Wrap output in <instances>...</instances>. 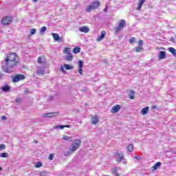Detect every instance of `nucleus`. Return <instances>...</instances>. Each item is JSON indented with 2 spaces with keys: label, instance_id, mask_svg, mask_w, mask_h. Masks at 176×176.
I'll return each mask as SVG.
<instances>
[{
  "label": "nucleus",
  "instance_id": "nucleus-1",
  "mask_svg": "<svg viewBox=\"0 0 176 176\" xmlns=\"http://www.w3.org/2000/svg\"><path fill=\"white\" fill-rule=\"evenodd\" d=\"M19 63V57L16 53H9L7 54L6 60L1 63V68L6 74H13L15 65Z\"/></svg>",
  "mask_w": 176,
  "mask_h": 176
},
{
  "label": "nucleus",
  "instance_id": "nucleus-2",
  "mask_svg": "<svg viewBox=\"0 0 176 176\" xmlns=\"http://www.w3.org/2000/svg\"><path fill=\"white\" fill-rule=\"evenodd\" d=\"M124 27H126V21L124 19H122L120 21L118 26L114 28L116 34H119L120 30H123Z\"/></svg>",
  "mask_w": 176,
  "mask_h": 176
},
{
  "label": "nucleus",
  "instance_id": "nucleus-3",
  "mask_svg": "<svg viewBox=\"0 0 176 176\" xmlns=\"http://www.w3.org/2000/svg\"><path fill=\"white\" fill-rule=\"evenodd\" d=\"M12 21L13 17L10 15H8L1 19V23L3 25H9Z\"/></svg>",
  "mask_w": 176,
  "mask_h": 176
},
{
  "label": "nucleus",
  "instance_id": "nucleus-4",
  "mask_svg": "<svg viewBox=\"0 0 176 176\" xmlns=\"http://www.w3.org/2000/svg\"><path fill=\"white\" fill-rule=\"evenodd\" d=\"M98 6H100V1H96L92 2L90 6L87 7L86 10H87V12L90 13V12H91V10H94V9H97V8H98Z\"/></svg>",
  "mask_w": 176,
  "mask_h": 176
},
{
  "label": "nucleus",
  "instance_id": "nucleus-5",
  "mask_svg": "<svg viewBox=\"0 0 176 176\" xmlns=\"http://www.w3.org/2000/svg\"><path fill=\"white\" fill-rule=\"evenodd\" d=\"M82 144V141L80 140H76L74 142V143L72 144V147L70 148V150H72L73 152H75L76 149L80 146V144Z\"/></svg>",
  "mask_w": 176,
  "mask_h": 176
},
{
  "label": "nucleus",
  "instance_id": "nucleus-6",
  "mask_svg": "<svg viewBox=\"0 0 176 176\" xmlns=\"http://www.w3.org/2000/svg\"><path fill=\"white\" fill-rule=\"evenodd\" d=\"M25 79V76L23 74H18L12 77V82L13 83H16V82H20V80H23Z\"/></svg>",
  "mask_w": 176,
  "mask_h": 176
},
{
  "label": "nucleus",
  "instance_id": "nucleus-7",
  "mask_svg": "<svg viewBox=\"0 0 176 176\" xmlns=\"http://www.w3.org/2000/svg\"><path fill=\"white\" fill-rule=\"evenodd\" d=\"M114 156L116 157V162L120 163L122 160H124V155L123 153H114Z\"/></svg>",
  "mask_w": 176,
  "mask_h": 176
},
{
  "label": "nucleus",
  "instance_id": "nucleus-8",
  "mask_svg": "<svg viewBox=\"0 0 176 176\" xmlns=\"http://www.w3.org/2000/svg\"><path fill=\"white\" fill-rule=\"evenodd\" d=\"M122 107H120V105L119 104H116L115 106H113L111 109V113H118V112L120 111V109Z\"/></svg>",
  "mask_w": 176,
  "mask_h": 176
},
{
  "label": "nucleus",
  "instance_id": "nucleus-9",
  "mask_svg": "<svg viewBox=\"0 0 176 176\" xmlns=\"http://www.w3.org/2000/svg\"><path fill=\"white\" fill-rule=\"evenodd\" d=\"M58 112L47 113L43 115V118H53V116H57Z\"/></svg>",
  "mask_w": 176,
  "mask_h": 176
},
{
  "label": "nucleus",
  "instance_id": "nucleus-10",
  "mask_svg": "<svg viewBox=\"0 0 176 176\" xmlns=\"http://www.w3.org/2000/svg\"><path fill=\"white\" fill-rule=\"evenodd\" d=\"M167 57V54L165 51L159 52L158 58L159 60H164Z\"/></svg>",
  "mask_w": 176,
  "mask_h": 176
},
{
  "label": "nucleus",
  "instance_id": "nucleus-11",
  "mask_svg": "<svg viewBox=\"0 0 176 176\" xmlns=\"http://www.w3.org/2000/svg\"><path fill=\"white\" fill-rule=\"evenodd\" d=\"M106 34H107V32L104 30H102L100 33V35L96 38L97 42H100V41H102V39H104L105 38Z\"/></svg>",
  "mask_w": 176,
  "mask_h": 176
},
{
  "label": "nucleus",
  "instance_id": "nucleus-12",
  "mask_svg": "<svg viewBox=\"0 0 176 176\" xmlns=\"http://www.w3.org/2000/svg\"><path fill=\"white\" fill-rule=\"evenodd\" d=\"M1 90H2V91H4L5 93H8V91H10V87L8 84H6L3 86L1 87Z\"/></svg>",
  "mask_w": 176,
  "mask_h": 176
},
{
  "label": "nucleus",
  "instance_id": "nucleus-13",
  "mask_svg": "<svg viewBox=\"0 0 176 176\" xmlns=\"http://www.w3.org/2000/svg\"><path fill=\"white\" fill-rule=\"evenodd\" d=\"M148 112H149V107H146L144 108H142L140 111V113L143 116H145V115H146V113H148Z\"/></svg>",
  "mask_w": 176,
  "mask_h": 176
},
{
  "label": "nucleus",
  "instance_id": "nucleus-14",
  "mask_svg": "<svg viewBox=\"0 0 176 176\" xmlns=\"http://www.w3.org/2000/svg\"><path fill=\"white\" fill-rule=\"evenodd\" d=\"M79 31L80 32H85V34H87V32H89V31H90V30L87 26H82V27L79 28Z\"/></svg>",
  "mask_w": 176,
  "mask_h": 176
},
{
  "label": "nucleus",
  "instance_id": "nucleus-15",
  "mask_svg": "<svg viewBox=\"0 0 176 176\" xmlns=\"http://www.w3.org/2000/svg\"><path fill=\"white\" fill-rule=\"evenodd\" d=\"M63 140H64V141H67L68 142H71L73 141V138L71 136H68V135H63Z\"/></svg>",
  "mask_w": 176,
  "mask_h": 176
},
{
  "label": "nucleus",
  "instance_id": "nucleus-16",
  "mask_svg": "<svg viewBox=\"0 0 176 176\" xmlns=\"http://www.w3.org/2000/svg\"><path fill=\"white\" fill-rule=\"evenodd\" d=\"M52 35L54 41H56V42L61 39V38H60V36L58 35V34L52 33Z\"/></svg>",
  "mask_w": 176,
  "mask_h": 176
},
{
  "label": "nucleus",
  "instance_id": "nucleus-17",
  "mask_svg": "<svg viewBox=\"0 0 176 176\" xmlns=\"http://www.w3.org/2000/svg\"><path fill=\"white\" fill-rule=\"evenodd\" d=\"M168 50L173 54V56H176V50L174 47H168Z\"/></svg>",
  "mask_w": 176,
  "mask_h": 176
},
{
  "label": "nucleus",
  "instance_id": "nucleus-18",
  "mask_svg": "<svg viewBox=\"0 0 176 176\" xmlns=\"http://www.w3.org/2000/svg\"><path fill=\"white\" fill-rule=\"evenodd\" d=\"M65 69L69 71L70 69H74V67L68 64H64Z\"/></svg>",
  "mask_w": 176,
  "mask_h": 176
},
{
  "label": "nucleus",
  "instance_id": "nucleus-19",
  "mask_svg": "<svg viewBox=\"0 0 176 176\" xmlns=\"http://www.w3.org/2000/svg\"><path fill=\"white\" fill-rule=\"evenodd\" d=\"M161 166H162V162H156L155 164V171H156V170L160 168Z\"/></svg>",
  "mask_w": 176,
  "mask_h": 176
},
{
  "label": "nucleus",
  "instance_id": "nucleus-20",
  "mask_svg": "<svg viewBox=\"0 0 176 176\" xmlns=\"http://www.w3.org/2000/svg\"><path fill=\"white\" fill-rule=\"evenodd\" d=\"M141 50H144V47H141L140 45H138V47H136L135 48V52L136 53H140V52H141Z\"/></svg>",
  "mask_w": 176,
  "mask_h": 176
},
{
  "label": "nucleus",
  "instance_id": "nucleus-21",
  "mask_svg": "<svg viewBox=\"0 0 176 176\" xmlns=\"http://www.w3.org/2000/svg\"><path fill=\"white\" fill-rule=\"evenodd\" d=\"M73 52L75 54H78V53H80V47H76L74 48Z\"/></svg>",
  "mask_w": 176,
  "mask_h": 176
},
{
  "label": "nucleus",
  "instance_id": "nucleus-22",
  "mask_svg": "<svg viewBox=\"0 0 176 176\" xmlns=\"http://www.w3.org/2000/svg\"><path fill=\"white\" fill-rule=\"evenodd\" d=\"M74 58V56H72V54H69L66 57H65V60H67V61H72V59Z\"/></svg>",
  "mask_w": 176,
  "mask_h": 176
},
{
  "label": "nucleus",
  "instance_id": "nucleus-23",
  "mask_svg": "<svg viewBox=\"0 0 176 176\" xmlns=\"http://www.w3.org/2000/svg\"><path fill=\"white\" fill-rule=\"evenodd\" d=\"M127 151L129 152H133L134 151V146L133 144H129L127 146Z\"/></svg>",
  "mask_w": 176,
  "mask_h": 176
},
{
  "label": "nucleus",
  "instance_id": "nucleus-24",
  "mask_svg": "<svg viewBox=\"0 0 176 176\" xmlns=\"http://www.w3.org/2000/svg\"><path fill=\"white\" fill-rule=\"evenodd\" d=\"M91 122H92L93 124H97L98 123V118H97V117L95 116V117L92 118Z\"/></svg>",
  "mask_w": 176,
  "mask_h": 176
},
{
  "label": "nucleus",
  "instance_id": "nucleus-25",
  "mask_svg": "<svg viewBox=\"0 0 176 176\" xmlns=\"http://www.w3.org/2000/svg\"><path fill=\"white\" fill-rule=\"evenodd\" d=\"M130 100H134V91L131 90L129 94Z\"/></svg>",
  "mask_w": 176,
  "mask_h": 176
},
{
  "label": "nucleus",
  "instance_id": "nucleus-26",
  "mask_svg": "<svg viewBox=\"0 0 176 176\" xmlns=\"http://www.w3.org/2000/svg\"><path fill=\"white\" fill-rule=\"evenodd\" d=\"M49 174V172L47 170H43L40 173L41 176H47Z\"/></svg>",
  "mask_w": 176,
  "mask_h": 176
},
{
  "label": "nucleus",
  "instance_id": "nucleus-27",
  "mask_svg": "<svg viewBox=\"0 0 176 176\" xmlns=\"http://www.w3.org/2000/svg\"><path fill=\"white\" fill-rule=\"evenodd\" d=\"M0 157H9V154L8 153H0Z\"/></svg>",
  "mask_w": 176,
  "mask_h": 176
},
{
  "label": "nucleus",
  "instance_id": "nucleus-28",
  "mask_svg": "<svg viewBox=\"0 0 176 176\" xmlns=\"http://www.w3.org/2000/svg\"><path fill=\"white\" fill-rule=\"evenodd\" d=\"M43 166V164L41 163V162H37L36 164H35V167L36 168H39L41 167H42Z\"/></svg>",
  "mask_w": 176,
  "mask_h": 176
},
{
  "label": "nucleus",
  "instance_id": "nucleus-29",
  "mask_svg": "<svg viewBox=\"0 0 176 176\" xmlns=\"http://www.w3.org/2000/svg\"><path fill=\"white\" fill-rule=\"evenodd\" d=\"M83 60H79L78 61V68H83Z\"/></svg>",
  "mask_w": 176,
  "mask_h": 176
},
{
  "label": "nucleus",
  "instance_id": "nucleus-30",
  "mask_svg": "<svg viewBox=\"0 0 176 176\" xmlns=\"http://www.w3.org/2000/svg\"><path fill=\"white\" fill-rule=\"evenodd\" d=\"M45 31H46V27L43 26V27L41 28V29L40 30V32H41V34H45Z\"/></svg>",
  "mask_w": 176,
  "mask_h": 176
},
{
  "label": "nucleus",
  "instance_id": "nucleus-31",
  "mask_svg": "<svg viewBox=\"0 0 176 176\" xmlns=\"http://www.w3.org/2000/svg\"><path fill=\"white\" fill-rule=\"evenodd\" d=\"M36 32V29H31L30 30V35H34Z\"/></svg>",
  "mask_w": 176,
  "mask_h": 176
},
{
  "label": "nucleus",
  "instance_id": "nucleus-32",
  "mask_svg": "<svg viewBox=\"0 0 176 176\" xmlns=\"http://www.w3.org/2000/svg\"><path fill=\"white\" fill-rule=\"evenodd\" d=\"M129 43H135V37H132L129 39Z\"/></svg>",
  "mask_w": 176,
  "mask_h": 176
},
{
  "label": "nucleus",
  "instance_id": "nucleus-33",
  "mask_svg": "<svg viewBox=\"0 0 176 176\" xmlns=\"http://www.w3.org/2000/svg\"><path fill=\"white\" fill-rule=\"evenodd\" d=\"M6 146L3 144H0V151H3V149H6Z\"/></svg>",
  "mask_w": 176,
  "mask_h": 176
},
{
  "label": "nucleus",
  "instance_id": "nucleus-34",
  "mask_svg": "<svg viewBox=\"0 0 176 176\" xmlns=\"http://www.w3.org/2000/svg\"><path fill=\"white\" fill-rule=\"evenodd\" d=\"M44 71H43V69H38V71H37V74H38V75H43V74H44Z\"/></svg>",
  "mask_w": 176,
  "mask_h": 176
},
{
  "label": "nucleus",
  "instance_id": "nucleus-35",
  "mask_svg": "<svg viewBox=\"0 0 176 176\" xmlns=\"http://www.w3.org/2000/svg\"><path fill=\"white\" fill-rule=\"evenodd\" d=\"M54 157V154L53 153H51L49 157H48V159L49 160H53V158Z\"/></svg>",
  "mask_w": 176,
  "mask_h": 176
},
{
  "label": "nucleus",
  "instance_id": "nucleus-36",
  "mask_svg": "<svg viewBox=\"0 0 176 176\" xmlns=\"http://www.w3.org/2000/svg\"><path fill=\"white\" fill-rule=\"evenodd\" d=\"M143 45H144V41L140 40V41H138V46L142 47Z\"/></svg>",
  "mask_w": 176,
  "mask_h": 176
},
{
  "label": "nucleus",
  "instance_id": "nucleus-37",
  "mask_svg": "<svg viewBox=\"0 0 176 176\" xmlns=\"http://www.w3.org/2000/svg\"><path fill=\"white\" fill-rule=\"evenodd\" d=\"M65 52L67 53V54H71L69 52V47L65 48Z\"/></svg>",
  "mask_w": 176,
  "mask_h": 176
},
{
  "label": "nucleus",
  "instance_id": "nucleus-38",
  "mask_svg": "<svg viewBox=\"0 0 176 176\" xmlns=\"http://www.w3.org/2000/svg\"><path fill=\"white\" fill-rule=\"evenodd\" d=\"M64 128H65L64 125H57L56 126V129H60V130H63V129Z\"/></svg>",
  "mask_w": 176,
  "mask_h": 176
},
{
  "label": "nucleus",
  "instance_id": "nucleus-39",
  "mask_svg": "<svg viewBox=\"0 0 176 176\" xmlns=\"http://www.w3.org/2000/svg\"><path fill=\"white\" fill-rule=\"evenodd\" d=\"M142 5H143L142 3H139L138 6L137 8V10H140L141 8H142Z\"/></svg>",
  "mask_w": 176,
  "mask_h": 176
},
{
  "label": "nucleus",
  "instance_id": "nucleus-40",
  "mask_svg": "<svg viewBox=\"0 0 176 176\" xmlns=\"http://www.w3.org/2000/svg\"><path fill=\"white\" fill-rule=\"evenodd\" d=\"M38 64H42V57L38 56Z\"/></svg>",
  "mask_w": 176,
  "mask_h": 176
},
{
  "label": "nucleus",
  "instance_id": "nucleus-41",
  "mask_svg": "<svg viewBox=\"0 0 176 176\" xmlns=\"http://www.w3.org/2000/svg\"><path fill=\"white\" fill-rule=\"evenodd\" d=\"M78 72L80 74V75H82V72H83V69L82 68H78Z\"/></svg>",
  "mask_w": 176,
  "mask_h": 176
},
{
  "label": "nucleus",
  "instance_id": "nucleus-42",
  "mask_svg": "<svg viewBox=\"0 0 176 176\" xmlns=\"http://www.w3.org/2000/svg\"><path fill=\"white\" fill-rule=\"evenodd\" d=\"M166 49L163 47H156V50H165Z\"/></svg>",
  "mask_w": 176,
  "mask_h": 176
},
{
  "label": "nucleus",
  "instance_id": "nucleus-43",
  "mask_svg": "<svg viewBox=\"0 0 176 176\" xmlns=\"http://www.w3.org/2000/svg\"><path fill=\"white\" fill-rule=\"evenodd\" d=\"M170 41L171 42H173V43H175V38L171 37L170 39Z\"/></svg>",
  "mask_w": 176,
  "mask_h": 176
},
{
  "label": "nucleus",
  "instance_id": "nucleus-44",
  "mask_svg": "<svg viewBox=\"0 0 176 176\" xmlns=\"http://www.w3.org/2000/svg\"><path fill=\"white\" fill-rule=\"evenodd\" d=\"M60 71L63 72V74H65V70H64V67L61 66L60 67Z\"/></svg>",
  "mask_w": 176,
  "mask_h": 176
},
{
  "label": "nucleus",
  "instance_id": "nucleus-45",
  "mask_svg": "<svg viewBox=\"0 0 176 176\" xmlns=\"http://www.w3.org/2000/svg\"><path fill=\"white\" fill-rule=\"evenodd\" d=\"M118 172V168H113V174L114 173H117Z\"/></svg>",
  "mask_w": 176,
  "mask_h": 176
},
{
  "label": "nucleus",
  "instance_id": "nucleus-46",
  "mask_svg": "<svg viewBox=\"0 0 176 176\" xmlns=\"http://www.w3.org/2000/svg\"><path fill=\"white\" fill-rule=\"evenodd\" d=\"M144 2H145V0H139V3L144 4Z\"/></svg>",
  "mask_w": 176,
  "mask_h": 176
},
{
  "label": "nucleus",
  "instance_id": "nucleus-47",
  "mask_svg": "<svg viewBox=\"0 0 176 176\" xmlns=\"http://www.w3.org/2000/svg\"><path fill=\"white\" fill-rule=\"evenodd\" d=\"M2 120H6V116H3L1 117Z\"/></svg>",
  "mask_w": 176,
  "mask_h": 176
},
{
  "label": "nucleus",
  "instance_id": "nucleus-48",
  "mask_svg": "<svg viewBox=\"0 0 176 176\" xmlns=\"http://www.w3.org/2000/svg\"><path fill=\"white\" fill-rule=\"evenodd\" d=\"M122 163L123 164H127V161H126V160H122Z\"/></svg>",
  "mask_w": 176,
  "mask_h": 176
},
{
  "label": "nucleus",
  "instance_id": "nucleus-49",
  "mask_svg": "<svg viewBox=\"0 0 176 176\" xmlns=\"http://www.w3.org/2000/svg\"><path fill=\"white\" fill-rule=\"evenodd\" d=\"M113 174H114L115 176H119V173H118V172H114Z\"/></svg>",
  "mask_w": 176,
  "mask_h": 176
},
{
  "label": "nucleus",
  "instance_id": "nucleus-50",
  "mask_svg": "<svg viewBox=\"0 0 176 176\" xmlns=\"http://www.w3.org/2000/svg\"><path fill=\"white\" fill-rule=\"evenodd\" d=\"M64 127H67V129H69V127H71L70 125H64Z\"/></svg>",
  "mask_w": 176,
  "mask_h": 176
},
{
  "label": "nucleus",
  "instance_id": "nucleus-51",
  "mask_svg": "<svg viewBox=\"0 0 176 176\" xmlns=\"http://www.w3.org/2000/svg\"><path fill=\"white\" fill-rule=\"evenodd\" d=\"M69 155V152L65 153V156H68Z\"/></svg>",
  "mask_w": 176,
  "mask_h": 176
},
{
  "label": "nucleus",
  "instance_id": "nucleus-52",
  "mask_svg": "<svg viewBox=\"0 0 176 176\" xmlns=\"http://www.w3.org/2000/svg\"><path fill=\"white\" fill-rule=\"evenodd\" d=\"M135 159H136V160H140L141 159V157H135Z\"/></svg>",
  "mask_w": 176,
  "mask_h": 176
},
{
  "label": "nucleus",
  "instance_id": "nucleus-53",
  "mask_svg": "<svg viewBox=\"0 0 176 176\" xmlns=\"http://www.w3.org/2000/svg\"><path fill=\"white\" fill-rule=\"evenodd\" d=\"M152 168H153L152 171H154L155 170V166H153Z\"/></svg>",
  "mask_w": 176,
  "mask_h": 176
},
{
  "label": "nucleus",
  "instance_id": "nucleus-54",
  "mask_svg": "<svg viewBox=\"0 0 176 176\" xmlns=\"http://www.w3.org/2000/svg\"><path fill=\"white\" fill-rule=\"evenodd\" d=\"M107 10H108V8H107V7H106L104 10V12H107Z\"/></svg>",
  "mask_w": 176,
  "mask_h": 176
},
{
  "label": "nucleus",
  "instance_id": "nucleus-55",
  "mask_svg": "<svg viewBox=\"0 0 176 176\" xmlns=\"http://www.w3.org/2000/svg\"><path fill=\"white\" fill-rule=\"evenodd\" d=\"M33 2H38V0H32Z\"/></svg>",
  "mask_w": 176,
  "mask_h": 176
},
{
  "label": "nucleus",
  "instance_id": "nucleus-56",
  "mask_svg": "<svg viewBox=\"0 0 176 176\" xmlns=\"http://www.w3.org/2000/svg\"><path fill=\"white\" fill-rule=\"evenodd\" d=\"M152 109H155V105L152 106Z\"/></svg>",
  "mask_w": 176,
  "mask_h": 176
},
{
  "label": "nucleus",
  "instance_id": "nucleus-57",
  "mask_svg": "<svg viewBox=\"0 0 176 176\" xmlns=\"http://www.w3.org/2000/svg\"><path fill=\"white\" fill-rule=\"evenodd\" d=\"M19 101H20L19 99H16V102H19Z\"/></svg>",
  "mask_w": 176,
  "mask_h": 176
},
{
  "label": "nucleus",
  "instance_id": "nucleus-58",
  "mask_svg": "<svg viewBox=\"0 0 176 176\" xmlns=\"http://www.w3.org/2000/svg\"><path fill=\"white\" fill-rule=\"evenodd\" d=\"M0 171H2V167L0 166Z\"/></svg>",
  "mask_w": 176,
  "mask_h": 176
},
{
  "label": "nucleus",
  "instance_id": "nucleus-59",
  "mask_svg": "<svg viewBox=\"0 0 176 176\" xmlns=\"http://www.w3.org/2000/svg\"><path fill=\"white\" fill-rule=\"evenodd\" d=\"M34 142H35V144H36L38 142H36V140H34Z\"/></svg>",
  "mask_w": 176,
  "mask_h": 176
},
{
  "label": "nucleus",
  "instance_id": "nucleus-60",
  "mask_svg": "<svg viewBox=\"0 0 176 176\" xmlns=\"http://www.w3.org/2000/svg\"><path fill=\"white\" fill-rule=\"evenodd\" d=\"M25 93H26V94L28 93V91H25Z\"/></svg>",
  "mask_w": 176,
  "mask_h": 176
},
{
  "label": "nucleus",
  "instance_id": "nucleus-61",
  "mask_svg": "<svg viewBox=\"0 0 176 176\" xmlns=\"http://www.w3.org/2000/svg\"><path fill=\"white\" fill-rule=\"evenodd\" d=\"M156 108H157L156 106H155V109H156Z\"/></svg>",
  "mask_w": 176,
  "mask_h": 176
},
{
  "label": "nucleus",
  "instance_id": "nucleus-62",
  "mask_svg": "<svg viewBox=\"0 0 176 176\" xmlns=\"http://www.w3.org/2000/svg\"><path fill=\"white\" fill-rule=\"evenodd\" d=\"M1 76L0 75V79H1Z\"/></svg>",
  "mask_w": 176,
  "mask_h": 176
}]
</instances>
